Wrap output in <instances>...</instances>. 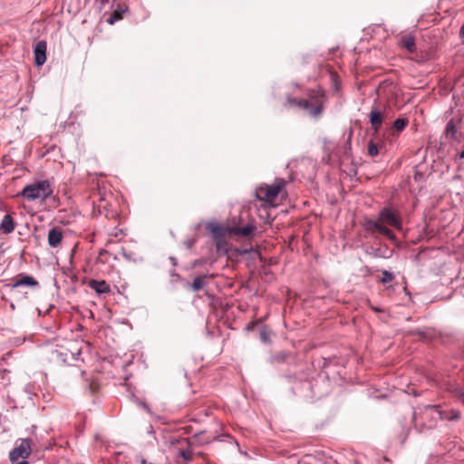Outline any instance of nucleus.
Instances as JSON below:
<instances>
[{
  "label": "nucleus",
  "instance_id": "nucleus-15",
  "mask_svg": "<svg viewBox=\"0 0 464 464\" xmlns=\"http://www.w3.org/2000/svg\"><path fill=\"white\" fill-rule=\"evenodd\" d=\"M458 129L456 122L453 119L450 120L445 128V134L447 138L455 140L457 139Z\"/></svg>",
  "mask_w": 464,
  "mask_h": 464
},
{
  "label": "nucleus",
  "instance_id": "nucleus-28",
  "mask_svg": "<svg viewBox=\"0 0 464 464\" xmlns=\"http://www.w3.org/2000/svg\"><path fill=\"white\" fill-rule=\"evenodd\" d=\"M17 464H29L28 461H26L25 459L20 461V462H17Z\"/></svg>",
  "mask_w": 464,
  "mask_h": 464
},
{
  "label": "nucleus",
  "instance_id": "nucleus-6",
  "mask_svg": "<svg viewBox=\"0 0 464 464\" xmlns=\"http://www.w3.org/2000/svg\"><path fill=\"white\" fill-rule=\"evenodd\" d=\"M21 286L35 288L39 287V282L34 276L22 273L17 275L11 283L5 285L9 292H14L16 288Z\"/></svg>",
  "mask_w": 464,
  "mask_h": 464
},
{
  "label": "nucleus",
  "instance_id": "nucleus-19",
  "mask_svg": "<svg viewBox=\"0 0 464 464\" xmlns=\"http://www.w3.org/2000/svg\"><path fill=\"white\" fill-rule=\"evenodd\" d=\"M407 124H408V120L407 119L399 118V119L395 120V121L393 122V128L397 131H401V130H403L405 129Z\"/></svg>",
  "mask_w": 464,
  "mask_h": 464
},
{
  "label": "nucleus",
  "instance_id": "nucleus-1",
  "mask_svg": "<svg viewBox=\"0 0 464 464\" xmlns=\"http://www.w3.org/2000/svg\"><path fill=\"white\" fill-rule=\"evenodd\" d=\"M385 225L393 227L397 229H401L402 224L400 215L390 208H384L381 210L379 218L376 220L367 219L364 223V227L371 233L378 232L389 239H394L393 232L385 227Z\"/></svg>",
  "mask_w": 464,
  "mask_h": 464
},
{
  "label": "nucleus",
  "instance_id": "nucleus-20",
  "mask_svg": "<svg viewBox=\"0 0 464 464\" xmlns=\"http://www.w3.org/2000/svg\"><path fill=\"white\" fill-rule=\"evenodd\" d=\"M122 13L123 11L122 10H120V9H117L115 10L111 15L110 16V18L108 19V23L112 24H114L116 21H119L122 18Z\"/></svg>",
  "mask_w": 464,
  "mask_h": 464
},
{
  "label": "nucleus",
  "instance_id": "nucleus-14",
  "mask_svg": "<svg viewBox=\"0 0 464 464\" xmlns=\"http://www.w3.org/2000/svg\"><path fill=\"white\" fill-rule=\"evenodd\" d=\"M256 227L254 224L249 223L246 226L242 227H233L229 229V231L231 234H234V235H238L241 237H248L256 230Z\"/></svg>",
  "mask_w": 464,
  "mask_h": 464
},
{
  "label": "nucleus",
  "instance_id": "nucleus-27",
  "mask_svg": "<svg viewBox=\"0 0 464 464\" xmlns=\"http://www.w3.org/2000/svg\"><path fill=\"white\" fill-rule=\"evenodd\" d=\"M372 309L375 312H382L381 309L377 308V307H374V306H372Z\"/></svg>",
  "mask_w": 464,
  "mask_h": 464
},
{
  "label": "nucleus",
  "instance_id": "nucleus-17",
  "mask_svg": "<svg viewBox=\"0 0 464 464\" xmlns=\"http://www.w3.org/2000/svg\"><path fill=\"white\" fill-rule=\"evenodd\" d=\"M204 278L205 276H198L193 280L190 285L192 291L198 292L203 288V286L205 285Z\"/></svg>",
  "mask_w": 464,
  "mask_h": 464
},
{
  "label": "nucleus",
  "instance_id": "nucleus-29",
  "mask_svg": "<svg viewBox=\"0 0 464 464\" xmlns=\"http://www.w3.org/2000/svg\"><path fill=\"white\" fill-rule=\"evenodd\" d=\"M459 158L464 159V150L459 153Z\"/></svg>",
  "mask_w": 464,
  "mask_h": 464
},
{
  "label": "nucleus",
  "instance_id": "nucleus-26",
  "mask_svg": "<svg viewBox=\"0 0 464 464\" xmlns=\"http://www.w3.org/2000/svg\"><path fill=\"white\" fill-rule=\"evenodd\" d=\"M372 309L375 312H382L381 309L377 308V307H374V306H372Z\"/></svg>",
  "mask_w": 464,
  "mask_h": 464
},
{
  "label": "nucleus",
  "instance_id": "nucleus-2",
  "mask_svg": "<svg viewBox=\"0 0 464 464\" xmlns=\"http://www.w3.org/2000/svg\"><path fill=\"white\" fill-rule=\"evenodd\" d=\"M53 188L51 182L48 179H41L24 186L17 194V197H22L28 202L39 201L44 203L53 197Z\"/></svg>",
  "mask_w": 464,
  "mask_h": 464
},
{
  "label": "nucleus",
  "instance_id": "nucleus-24",
  "mask_svg": "<svg viewBox=\"0 0 464 464\" xmlns=\"http://www.w3.org/2000/svg\"><path fill=\"white\" fill-rule=\"evenodd\" d=\"M260 336H261V340H262L263 342L266 343V342H268V341H269L268 334H266V331H262V332H261Z\"/></svg>",
  "mask_w": 464,
  "mask_h": 464
},
{
  "label": "nucleus",
  "instance_id": "nucleus-18",
  "mask_svg": "<svg viewBox=\"0 0 464 464\" xmlns=\"http://www.w3.org/2000/svg\"><path fill=\"white\" fill-rule=\"evenodd\" d=\"M179 457L182 458L185 462H189L192 460L193 452L191 449L188 448L186 450H180L179 452Z\"/></svg>",
  "mask_w": 464,
  "mask_h": 464
},
{
  "label": "nucleus",
  "instance_id": "nucleus-4",
  "mask_svg": "<svg viewBox=\"0 0 464 464\" xmlns=\"http://www.w3.org/2000/svg\"><path fill=\"white\" fill-rule=\"evenodd\" d=\"M324 96L320 91H312L309 93V99L297 100L295 98H288L286 102L289 106H298L314 117L322 113L324 107Z\"/></svg>",
  "mask_w": 464,
  "mask_h": 464
},
{
  "label": "nucleus",
  "instance_id": "nucleus-31",
  "mask_svg": "<svg viewBox=\"0 0 464 464\" xmlns=\"http://www.w3.org/2000/svg\"><path fill=\"white\" fill-rule=\"evenodd\" d=\"M11 308L14 310L15 307H14V304L12 303L11 304Z\"/></svg>",
  "mask_w": 464,
  "mask_h": 464
},
{
  "label": "nucleus",
  "instance_id": "nucleus-3",
  "mask_svg": "<svg viewBox=\"0 0 464 464\" xmlns=\"http://www.w3.org/2000/svg\"><path fill=\"white\" fill-rule=\"evenodd\" d=\"M442 410L439 405H421L415 408L412 420L416 426L420 425L427 429H432L442 415Z\"/></svg>",
  "mask_w": 464,
  "mask_h": 464
},
{
  "label": "nucleus",
  "instance_id": "nucleus-16",
  "mask_svg": "<svg viewBox=\"0 0 464 464\" xmlns=\"http://www.w3.org/2000/svg\"><path fill=\"white\" fill-rule=\"evenodd\" d=\"M442 415L440 420H459L460 419V411L459 410L451 409L450 411H442Z\"/></svg>",
  "mask_w": 464,
  "mask_h": 464
},
{
  "label": "nucleus",
  "instance_id": "nucleus-7",
  "mask_svg": "<svg viewBox=\"0 0 464 464\" xmlns=\"http://www.w3.org/2000/svg\"><path fill=\"white\" fill-rule=\"evenodd\" d=\"M32 451V440L30 439H23L20 440L19 445L14 447L9 454L11 462H16L20 458L27 459Z\"/></svg>",
  "mask_w": 464,
  "mask_h": 464
},
{
  "label": "nucleus",
  "instance_id": "nucleus-22",
  "mask_svg": "<svg viewBox=\"0 0 464 464\" xmlns=\"http://www.w3.org/2000/svg\"><path fill=\"white\" fill-rule=\"evenodd\" d=\"M382 277L381 278V282L382 284L390 283L394 279L393 274H392L389 271L384 270L382 272Z\"/></svg>",
  "mask_w": 464,
  "mask_h": 464
},
{
  "label": "nucleus",
  "instance_id": "nucleus-9",
  "mask_svg": "<svg viewBox=\"0 0 464 464\" xmlns=\"http://www.w3.org/2000/svg\"><path fill=\"white\" fill-rule=\"evenodd\" d=\"M47 44L45 41H39L34 49V63L37 66H42L46 61Z\"/></svg>",
  "mask_w": 464,
  "mask_h": 464
},
{
  "label": "nucleus",
  "instance_id": "nucleus-13",
  "mask_svg": "<svg viewBox=\"0 0 464 464\" xmlns=\"http://www.w3.org/2000/svg\"><path fill=\"white\" fill-rule=\"evenodd\" d=\"M399 44L405 48L410 53H414L416 50L415 47V38L411 34H403L400 37Z\"/></svg>",
  "mask_w": 464,
  "mask_h": 464
},
{
  "label": "nucleus",
  "instance_id": "nucleus-23",
  "mask_svg": "<svg viewBox=\"0 0 464 464\" xmlns=\"http://www.w3.org/2000/svg\"><path fill=\"white\" fill-rule=\"evenodd\" d=\"M454 396L457 397L464 404V389L456 388L453 391Z\"/></svg>",
  "mask_w": 464,
  "mask_h": 464
},
{
  "label": "nucleus",
  "instance_id": "nucleus-12",
  "mask_svg": "<svg viewBox=\"0 0 464 464\" xmlns=\"http://www.w3.org/2000/svg\"><path fill=\"white\" fill-rule=\"evenodd\" d=\"M89 286L94 290L97 294H108L111 292L110 285L104 280H91Z\"/></svg>",
  "mask_w": 464,
  "mask_h": 464
},
{
  "label": "nucleus",
  "instance_id": "nucleus-11",
  "mask_svg": "<svg viewBox=\"0 0 464 464\" xmlns=\"http://www.w3.org/2000/svg\"><path fill=\"white\" fill-rule=\"evenodd\" d=\"M15 228V223L13 217L9 214L5 215L0 223V231L5 235L11 234Z\"/></svg>",
  "mask_w": 464,
  "mask_h": 464
},
{
  "label": "nucleus",
  "instance_id": "nucleus-25",
  "mask_svg": "<svg viewBox=\"0 0 464 464\" xmlns=\"http://www.w3.org/2000/svg\"><path fill=\"white\" fill-rule=\"evenodd\" d=\"M459 35H460V37L464 38V24L460 28Z\"/></svg>",
  "mask_w": 464,
  "mask_h": 464
},
{
  "label": "nucleus",
  "instance_id": "nucleus-5",
  "mask_svg": "<svg viewBox=\"0 0 464 464\" xmlns=\"http://www.w3.org/2000/svg\"><path fill=\"white\" fill-rule=\"evenodd\" d=\"M285 187V181L283 179H276L272 185H262L256 191V198L260 201L272 203L278 196L279 192Z\"/></svg>",
  "mask_w": 464,
  "mask_h": 464
},
{
  "label": "nucleus",
  "instance_id": "nucleus-30",
  "mask_svg": "<svg viewBox=\"0 0 464 464\" xmlns=\"http://www.w3.org/2000/svg\"><path fill=\"white\" fill-rule=\"evenodd\" d=\"M101 2L102 5H104L105 3L108 2V0H99Z\"/></svg>",
  "mask_w": 464,
  "mask_h": 464
},
{
  "label": "nucleus",
  "instance_id": "nucleus-21",
  "mask_svg": "<svg viewBox=\"0 0 464 464\" xmlns=\"http://www.w3.org/2000/svg\"><path fill=\"white\" fill-rule=\"evenodd\" d=\"M368 154L372 157L379 154V148L373 141H370L368 144Z\"/></svg>",
  "mask_w": 464,
  "mask_h": 464
},
{
  "label": "nucleus",
  "instance_id": "nucleus-10",
  "mask_svg": "<svg viewBox=\"0 0 464 464\" xmlns=\"http://www.w3.org/2000/svg\"><path fill=\"white\" fill-rule=\"evenodd\" d=\"M63 238V234L61 228L53 227L48 233V244L51 247H58Z\"/></svg>",
  "mask_w": 464,
  "mask_h": 464
},
{
  "label": "nucleus",
  "instance_id": "nucleus-8",
  "mask_svg": "<svg viewBox=\"0 0 464 464\" xmlns=\"http://www.w3.org/2000/svg\"><path fill=\"white\" fill-rule=\"evenodd\" d=\"M386 115V109L381 110L377 106H372L371 111L369 113V121L371 123L372 129L374 132H378L382 125Z\"/></svg>",
  "mask_w": 464,
  "mask_h": 464
}]
</instances>
